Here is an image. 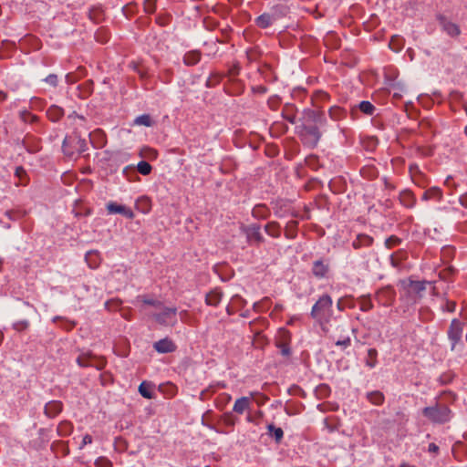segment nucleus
I'll use <instances>...</instances> for the list:
<instances>
[{"mask_svg":"<svg viewBox=\"0 0 467 467\" xmlns=\"http://www.w3.org/2000/svg\"><path fill=\"white\" fill-rule=\"evenodd\" d=\"M270 214L269 209L265 204H257L252 210V215L255 219H266Z\"/></svg>","mask_w":467,"mask_h":467,"instance_id":"nucleus-22","label":"nucleus"},{"mask_svg":"<svg viewBox=\"0 0 467 467\" xmlns=\"http://www.w3.org/2000/svg\"><path fill=\"white\" fill-rule=\"evenodd\" d=\"M223 420L227 426H234L235 424V420L230 412L224 413Z\"/></svg>","mask_w":467,"mask_h":467,"instance_id":"nucleus-50","label":"nucleus"},{"mask_svg":"<svg viewBox=\"0 0 467 467\" xmlns=\"http://www.w3.org/2000/svg\"><path fill=\"white\" fill-rule=\"evenodd\" d=\"M271 13H275L277 16H279V18L285 16L287 13V7L283 5H278L273 7Z\"/></svg>","mask_w":467,"mask_h":467,"instance_id":"nucleus-45","label":"nucleus"},{"mask_svg":"<svg viewBox=\"0 0 467 467\" xmlns=\"http://www.w3.org/2000/svg\"><path fill=\"white\" fill-rule=\"evenodd\" d=\"M219 80H220V77L217 75H214V77L209 78V79L207 80V86H212L214 83L218 82Z\"/></svg>","mask_w":467,"mask_h":467,"instance_id":"nucleus-60","label":"nucleus"},{"mask_svg":"<svg viewBox=\"0 0 467 467\" xmlns=\"http://www.w3.org/2000/svg\"><path fill=\"white\" fill-rule=\"evenodd\" d=\"M177 309L175 307H161V311L154 314L155 320L165 326L174 325L176 322Z\"/></svg>","mask_w":467,"mask_h":467,"instance_id":"nucleus-5","label":"nucleus"},{"mask_svg":"<svg viewBox=\"0 0 467 467\" xmlns=\"http://www.w3.org/2000/svg\"><path fill=\"white\" fill-rule=\"evenodd\" d=\"M396 293L392 287H384L377 293V299L383 306H389L395 299Z\"/></svg>","mask_w":467,"mask_h":467,"instance_id":"nucleus-10","label":"nucleus"},{"mask_svg":"<svg viewBox=\"0 0 467 467\" xmlns=\"http://www.w3.org/2000/svg\"><path fill=\"white\" fill-rule=\"evenodd\" d=\"M134 124L145 127H150L153 124V121L150 115L143 114L137 117L134 120Z\"/></svg>","mask_w":467,"mask_h":467,"instance_id":"nucleus-37","label":"nucleus"},{"mask_svg":"<svg viewBox=\"0 0 467 467\" xmlns=\"http://www.w3.org/2000/svg\"><path fill=\"white\" fill-rule=\"evenodd\" d=\"M297 225V222L290 221L285 227V236L287 238L293 239L296 237V228Z\"/></svg>","mask_w":467,"mask_h":467,"instance_id":"nucleus-40","label":"nucleus"},{"mask_svg":"<svg viewBox=\"0 0 467 467\" xmlns=\"http://www.w3.org/2000/svg\"><path fill=\"white\" fill-rule=\"evenodd\" d=\"M85 260L90 268L96 269L99 266L101 263V256L99 251L91 250L87 252L85 255Z\"/></svg>","mask_w":467,"mask_h":467,"instance_id":"nucleus-16","label":"nucleus"},{"mask_svg":"<svg viewBox=\"0 0 467 467\" xmlns=\"http://www.w3.org/2000/svg\"><path fill=\"white\" fill-rule=\"evenodd\" d=\"M279 16L275 13H264L255 19V24L261 28H267L272 26Z\"/></svg>","mask_w":467,"mask_h":467,"instance_id":"nucleus-13","label":"nucleus"},{"mask_svg":"<svg viewBox=\"0 0 467 467\" xmlns=\"http://www.w3.org/2000/svg\"><path fill=\"white\" fill-rule=\"evenodd\" d=\"M63 410V404L59 400H50L46 403L44 413L48 418L57 417Z\"/></svg>","mask_w":467,"mask_h":467,"instance_id":"nucleus-12","label":"nucleus"},{"mask_svg":"<svg viewBox=\"0 0 467 467\" xmlns=\"http://www.w3.org/2000/svg\"><path fill=\"white\" fill-rule=\"evenodd\" d=\"M72 431L73 425L70 421L67 420L61 421L57 428V434L61 437L68 436Z\"/></svg>","mask_w":467,"mask_h":467,"instance_id":"nucleus-26","label":"nucleus"},{"mask_svg":"<svg viewBox=\"0 0 467 467\" xmlns=\"http://www.w3.org/2000/svg\"><path fill=\"white\" fill-rule=\"evenodd\" d=\"M106 209L109 214H121L128 219H133L135 216L130 208L115 202H108Z\"/></svg>","mask_w":467,"mask_h":467,"instance_id":"nucleus-7","label":"nucleus"},{"mask_svg":"<svg viewBox=\"0 0 467 467\" xmlns=\"http://www.w3.org/2000/svg\"><path fill=\"white\" fill-rule=\"evenodd\" d=\"M29 326V322L26 321V320H23V321H18L16 323L14 324V328L17 331H22V330H25Z\"/></svg>","mask_w":467,"mask_h":467,"instance_id":"nucleus-49","label":"nucleus"},{"mask_svg":"<svg viewBox=\"0 0 467 467\" xmlns=\"http://www.w3.org/2000/svg\"><path fill=\"white\" fill-rule=\"evenodd\" d=\"M440 22H441V25L442 26V29L449 36H457L460 35L461 30H460L459 26L456 24L447 20L444 17H441L440 18Z\"/></svg>","mask_w":467,"mask_h":467,"instance_id":"nucleus-18","label":"nucleus"},{"mask_svg":"<svg viewBox=\"0 0 467 467\" xmlns=\"http://www.w3.org/2000/svg\"><path fill=\"white\" fill-rule=\"evenodd\" d=\"M421 199L423 201L435 200L440 202L442 199V192L439 187H431L424 192Z\"/></svg>","mask_w":467,"mask_h":467,"instance_id":"nucleus-21","label":"nucleus"},{"mask_svg":"<svg viewBox=\"0 0 467 467\" xmlns=\"http://www.w3.org/2000/svg\"><path fill=\"white\" fill-rule=\"evenodd\" d=\"M139 392L143 398H146V399L153 398V394L151 391V386H150V384H149L145 381H143L140 384Z\"/></svg>","mask_w":467,"mask_h":467,"instance_id":"nucleus-33","label":"nucleus"},{"mask_svg":"<svg viewBox=\"0 0 467 467\" xmlns=\"http://www.w3.org/2000/svg\"><path fill=\"white\" fill-rule=\"evenodd\" d=\"M373 308V304L369 297L362 296L360 297V310L361 311H369Z\"/></svg>","mask_w":467,"mask_h":467,"instance_id":"nucleus-41","label":"nucleus"},{"mask_svg":"<svg viewBox=\"0 0 467 467\" xmlns=\"http://www.w3.org/2000/svg\"><path fill=\"white\" fill-rule=\"evenodd\" d=\"M428 451L429 452L431 453H434V454H437L438 451H439V446L436 445L435 443H430L429 444V447H428Z\"/></svg>","mask_w":467,"mask_h":467,"instance_id":"nucleus-57","label":"nucleus"},{"mask_svg":"<svg viewBox=\"0 0 467 467\" xmlns=\"http://www.w3.org/2000/svg\"><path fill=\"white\" fill-rule=\"evenodd\" d=\"M276 347L280 348L281 354L283 356H288L290 354V348L288 344L285 341H278L276 343Z\"/></svg>","mask_w":467,"mask_h":467,"instance_id":"nucleus-44","label":"nucleus"},{"mask_svg":"<svg viewBox=\"0 0 467 467\" xmlns=\"http://www.w3.org/2000/svg\"><path fill=\"white\" fill-rule=\"evenodd\" d=\"M201 60V53L193 50L187 52L183 57V62L187 66H194Z\"/></svg>","mask_w":467,"mask_h":467,"instance_id":"nucleus-25","label":"nucleus"},{"mask_svg":"<svg viewBox=\"0 0 467 467\" xmlns=\"http://www.w3.org/2000/svg\"><path fill=\"white\" fill-rule=\"evenodd\" d=\"M459 202L463 207L467 208V192L461 195Z\"/></svg>","mask_w":467,"mask_h":467,"instance_id":"nucleus-61","label":"nucleus"},{"mask_svg":"<svg viewBox=\"0 0 467 467\" xmlns=\"http://www.w3.org/2000/svg\"><path fill=\"white\" fill-rule=\"evenodd\" d=\"M328 265L322 260H317L313 263L312 273L317 278H324L328 272Z\"/></svg>","mask_w":467,"mask_h":467,"instance_id":"nucleus-17","label":"nucleus"},{"mask_svg":"<svg viewBox=\"0 0 467 467\" xmlns=\"http://www.w3.org/2000/svg\"><path fill=\"white\" fill-rule=\"evenodd\" d=\"M400 243H401V240L399 237H397L395 235H391L386 239L385 245L387 248L391 249V248L399 245Z\"/></svg>","mask_w":467,"mask_h":467,"instance_id":"nucleus-43","label":"nucleus"},{"mask_svg":"<svg viewBox=\"0 0 467 467\" xmlns=\"http://www.w3.org/2000/svg\"><path fill=\"white\" fill-rule=\"evenodd\" d=\"M332 305L333 301L330 296H322L313 306L311 317L317 321L329 317L332 314Z\"/></svg>","mask_w":467,"mask_h":467,"instance_id":"nucleus-2","label":"nucleus"},{"mask_svg":"<svg viewBox=\"0 0 467 467\" xmlns=\"http://www.w3.org/2000/svg\"><path fill=\"white\" fill-rule=\"evenodd\" d=\"M265 231L268 235L274 238H278L281 235L280 224L275 221L266 223L265 226Z\"/></svg>","mask_w":467,"mask_h":467,"instance_id":"nucleus-24","label":"nucleus"},{"mask_svg":"<svg viewBox=\"0 0 467 467\" xmlns=\"http://www.w3.org/2000/svg\"><path fill=\"white\" fill-rule=\"evenodd\" d=\"M285 118L290 122V123H295L296 121V116L295 115H287V116H285Z\"/></svg>","mask_w":467,"mask_h":467,"instance_id":"nucleus-63","label":"nucleus"},{"mask_svg":"<svg viewBox=\"0 0 467 467\" xmlns=\"http://www.w3.org/2000/svg\"><path fill=\"white\" fill-rule=\"evenodd\" d=\"M329 117L333 120H339L346 117V111L337 106H333L328 110Z\"/></svg>","mask_w":467,"mask_h":467,"instance_id":"nucleus-29","label":"nucleus"},{"mask_svg":"<svg viewBox=\"0 0 467 467\" xmlns=\"http://www.w3.org/2000/svg\"><path fill=\"white\" fill-rule=\"evenodd\" d=\"M6 98H7L6 93H5L4 91L0 90V102L5 100Z\"/></svg>","mask_w":467,"mask_h":467,"instance_id":"nucleus-64","label":"nucleus"},{"mask_svg":"<svg viewBox=\"0 0 467 467\" xmlns=\"http://www.w3.org/2000/svg\"><path fill=\"white\" fill-rule=\"evenodd\" d=\"M306 124L311 123L312 125H317L324 127L327 123L325 114L321 111L308 109L305 111V122Z\"/></svg>","mask_w":467,"mask_h":467,"instance_id":"nucleus-8","label":"nucleus"},{"mask_svg":"<svg viewBox=\"0 0 467 467\" xmlns=\"http://www.w3.org/2000/svg\"><path fill=\"white\" fill-rule=\"evenodd\" d=\"M95 357L91 353H84L78 357L77 363L80 367L93 366V359Z\"/></svg>","mask_w":467,"mask_h":467,"instance_id":"nucleus-28","label":"nucleus"},{"mask_svg":"<svg viewBox=\"0 0 467 467\" xmlns=\"http://www.w3.org/2000/svg\"><path fill=\"white\" fill-rule=\"evenodd\" d=\"M96 467H112V463L105 457H99L95 461Z\"/></svg>","mask_w":467,"mask_h":467,"instance_id":"nucleus-46","label":"nucleus"},{"mask_svg":"<svg viewBox=\"0 0 467 467\" xmlns=\"http://www.w3.org/2000/svg\"><path fill=\"white\" fill-rule=\"evenodd\" d=\"M373 243V238L368 234H360L357 236V238L353 241L352 246L355 249H359L361 247L370 246Z\"/></svg>","mask_w":467,"mask_h":467,"instance_id":"nucleus-19","label":"nucleus"},{"mask_svg":"<svg viewBox=\"0 0 467 467\" xmlns=\"http://www.w3.org/2000/svg\"><path fill=\"white\" fill-rule=\"evenodd\" d=\"M422 414L431 421L439 424L446 423L452 418V412L449 407L440 403L424 408L422 410Z\"/></svg>","mask_w":467,"mask_h":467,"instance_id":"nucleus-1","label":"nucleus"},{"mask_svg":"<svg viewBox=\"0 0 467 467\" xmlns=\"http://www.w3.org/2000/svg\"><path fill=\"white\" fill-rule=\"evenodd\" d=\"M81 88H83L85 89V95L86 96H88L89 94H91L92 90H93V82L88 80V81H86L82 86H80Z\"/></svg>","mask_w":467,"mask_h":467,"instance_id":"nucleus-53","label":"nucleus"},{"mask_svg":"<svg viewBox=\"0 0 467 467\" xmlns=\"http://www.w3.org/2000/svg\"><path fill=\"white\" fill-rule=\"evenodd\" d=\"M223 293L220 289L215 288L210 291L205 297V302L209 306H216L222 300Z\"/></svg>","mask_w":467,"mask_h":467,"instance_id":"nucleus-20","label":"nucleus"},{"mask_svg":"<svg viewBox=\"0 0 467 467\" xmlns=\"http://www.w3.org/2000/svg\"><path fill=\"white\" fill-rule=\"evenodd\" d=\"M232 400V396L227 393H223L218 397L217 408L223 410Z\"/></svg>","mask_w":467,"mask_h":467,"instance_id":"nucleus-39","label":"nucleus"},{"mask_svg":"<svg viewBox=\"0 0 467 467\" xmlns=\"http://www.w3.org/2000/svg\"><path fill=\"white\" fill-rule=\"evenodd\" d=\"M66 81L69 84H72L77 81V78L73 73H68L66 75Z\"/></svg>","mask_w":467,"mask_h":467,"instance_id":"nucleus-59","label":"nucleus"},{"mask_svg":"<svg viewBox=\"0 0 467 467\" xmlns=\"http://www.w3.org/2000/svg\"><path fill=\"white\" fill-rule=\"evenodd\" d=\"M136 207L143 213H148L150 210V202L147 197H140L136 202Z\"/></svg>","mask_w":467,"mask_h":467,"instance_id":"nucleus-32","label":"nucleus"},{"mask_svg":"<svg viewBox=\"0 0 467 467\" xmlns=\"http://www.w3.org/2000/svg\"><path fill=\"white\" fill-rule=\"evenodd\" d=\"M400 41V38L399 37H393L391 39V41L389 42V47L394 50V51H399L400 48H401V46L400 43H398Z\"/></svg>","mask_w":467,"mask_h":467,"instance_id":"nucleus-52","label":"nucleus"},{"mask_svg":"<svg viewBox=\"0 0 467 467\" xmlns=\"http://www.w3.org/2000/svg\"><path fill=\"white\" fill-rule=\"evenodd\" d=\"M377 357H378L377 349L369 348L368 350V356H367L366 361H365L366 366H368L370 368H375L378 363Z\"/></svg>","mask_w":467,"mask_h":467,"instance_id":"nucleus-31","label":"nucleus"},{"mask_svg":"<svg viewBox=\"0 0 467 467\" xmlns=\"http://www.w3.org/2000/svg\"><path fill=\"white\" fill-rule=\"evenodd\" d=\"M267 430L270 435H272L276 442H279L284 436V431L281 428L275 427L273 424L267 426Z\"/></svg>","mask_w":467,"mask_h":467,"instance_id":"nucleus-34","label":"nucleus"},{"mask_svg":"<svg viewBox=\"0 0 467 467\" xmlns=\"http://www.w3.org/2000/svg\"><path fill=\"white\" fill-rule=\"evenodd\" d=\"M399 201L402 206L408 209L415 207L417 199L415 194L410 190H403L399 194Z\"/></svg>","mask_w":467,"mask_h":467,"instance_id":"nucleus-11","label":"nucleus"},{"mask_svg":"<svg viewBox=\"0 0 467 467\" xmlns=\"http://www.w3.org/2000/svg\"><path fill=\"white\" fill-rule=\"evenodd\" d=\"M367 398L370 403L379 406L384 402V395L379 390L371 391L367 394Z\"/></svg>","mask_w":467,"mask_h":467,"instance_id":"nucleus-27","label":"nucleus"},{"mask_svg":"<svg viewBox=\"0 0 467 467\" xmlns=\"http://www.w3.org/2000/svg\"><path fill=\"white\" fill-rule=\"evenodd\" d=\"M358 109L361 112L365 113L366 115L371 116L374 114L376 108L374 105H372L369 101H361L358 104Z\"/></svg>","mask_w":467,"mask_h":467,"instance_id":"nucleus-36","label":"nucleus"},{"mask_svg":"<svg viewBox=\"0 0 467 467\" xmlns=\"http://www.w3.org/2000/svg\"><path fill=\"white\" fill-rule=\"evenodd\" d=\"M137 170L140 174L148 175L150 173L152 167L149 162L141 161L137 164Z\"/></svg>","mask_w":467,"mask_h":467,"instance_id":"nucleus-38","label":"nucleus"},{"mask_svg":"<svg viewBox=\"0 0 467 467\" xmlns=\"http://www.w3.org/2000/svg\"><path fill=\"white\" fill-rule=\"evenodd\" d=\"M462 323L459 319H452L447 332L451 351L456 350L457 345L462 341Z\"/></svg>","mask_w":467,"mask_h":467,"instance_id":"nucleus-4","label":"nucleus"},{"mask_svg":"<svg viewBox=\"0 0 467 467\" xmlns=\"http://www.w3.org/2000/svg\"><path fill=\"white\" fill-rule=\"evenodd\" d=\"M321 128L322 127L312 125L311 123H303L300 130V137L304 143L308 146L315 147L321 138Z\"/></svg>","mask_w":467,"mask_h":467,"instance_id":"nucleus-3","label":"nucleus"},{"mask_svg":"<svg viewBox=\"0 0 467 467\" xmlns=\"http://www.w3.org/2000/svg\"><path fill=\"white\" fill-rule=\"evenodd\" d=\"M19 116L21 120L25 123H35L38 121V117L27 110H21Z\"/></svg>","mask_w":467,"mask_h":467,"instance_id":"nucleus-35","label":"nucleus"},{"mask_svg":"<svg viewBox=\"0 0 467 467\" xmlns=\"http://www.w3.org/2000/svg\"><path fill=\"white\" fill-rule=\"evenodd\" d=\"M153 348L159 353H170L175 350L176 346L171 340L163 338L155 342Z\"/></svg>","mask_w":467,"mask_h":467,"instance_id":"nucleus-15","label":"nucleus"},{"mask_svg":"<svg viewBox=\"0 0 467 467\" xmlns=\"http://www.w3.org/2000/svg\"><path fill=\"white\" fill-rule=\"evenodd\" d=\"M242 231L245 234L248 242L260 244L265 242V238L261 234V227L257 223L242 226Z\"/></svg>","mask_w":467,"mask_h":467,"instance_id":"nucleus-6","label":"nucleus"},{"mask_svg":"<svg viewBox=\"0 0 467 467\" xmlns=\"http://www.w3.org/2000/svg\"><path fill=\"white\" fill-rule=\"evenodd\" d=\"M64 115V109L57 105H52L47 111V118L56 122L59 120Z\"/></svg>","mask_w":467,"mask_h":467,"instance_id":"nucleus-23","label":"nucleus"},{"mask_svg":"<svg viewBox=\"0 0 467 467\" xmlns=\"http://www.w3.org/2000/svg\"><path fill=\"white\" fill-rule=\"evenodd\" d=\"M92 441H93V439H92L91 435H89V434H86V435L83 437V439H82V442H81V444H80V446H79V449L81 450V449H83L86 445L92 443Z\"/></svg>","mask_w":467,"mask_h":467,"instance_id":"nucleus-55","label":"nucleus"},{"mask_svg":"<svg viewBox=\"0 0 467 467\" xmlns=\"http://www.w3.org/2000/svg\"><path fill=\"white\" fill-rule=\"evenodd\" d=\"M77 144H78V151L79 153L84 152L87 150V143H86L85 140L78 139Z\"/></svg>","mask_w":467,"mask_h":467,"instance_id":"nucleus-54","label":"nucleus"},{"mask_svg":"<svg viewBox=\"0 0 467 467\" xmlns=\"http://www.w3.org/2000/svg\"><path fill=\"white\" fill-rule=\"evenodd\" d=\"M137 300H141L144 304H147V305L156 306V301L151 300V299H147V298H144V297L139 296V297L137 298Z\"/></svg>","mask_w":467,"mask_h":467,"instance_id":"nucleus-62","label":"nucleus"},{"mask_svg":"<svg viewBox=\"0 0 467 467\" xmlns=\"http://www.w3.org/2000/svg\"><path fill=\"white\" fill-rule=\"evenodd\" d=\"M336 345L340 347L342 349H345L351 345V338L348 335L342 336L336 341Z\"/></svg>","mask_w":467,"mask_h":467,"instance_id":"nucleus-42","label":"nucleus"},{"mask_svg":"<svg viewBox=\"0 0 467 467\" xmlns=\"http://www.w3.org/2000/svg\"><path fill=\"white\" fill-rule=\"evenodd\" d=\"M16 175L19 178V183L25 184L26 181H24V177L26 176V171L22 167H17L16 169Z\"/></svg>","mask_w":467,"mask_h":467,"instance_id":"nucleus-51","label":"nucleus"},{"mask_svg":"<svg viewBox=\"0 0 467 467\" xmlns=\"http://www.w3.org/2000/svg\"><path fill=\"white\" fill-rule=\"evenodd\" d=\"M89 140L91 144L96 149L103 148L107 143L105 133L101 130H96L89 133Z\"/></svg>","mask_w":467,"mask_h":467,"instance_id":"nucleus-14","label":"nucleus"},{"mask_svg":"<svg viewBox=\"0 0 467 467\" xmlns=\"http://www.w3.org/2000/svg\"><path fill=\"white\" fill-rule=\"evenodd\" d=\"M456 308V304L453 301H447L445 307H443L444 310L448 312H454Z\"/></svg>","mask_w":467,"mask_h":467,"instance_id":"nucleus-56","label":"nucleus"},{"mask_svg":"<svg viewBox=\"0 0 467 467\" xmlns=\"http://www.w3.org/2000/svg\"><path fill=\"white\" fill-rule=\"evenodd\" d=\"M44 81L49 86L55 88L57 86L58 82L57 76L56 74H50L44 79Z\"/></svg>","mask_w":467,"mask_h":467,"instance_id":"nucleus-48","label":"nucleus"},{"mask_svg":"<svg viewBox=\"0 0 467 467\" xmlns=\"http://www.w3.org/2000/svg\"><path fill=\"white\" fill-rule=\"evenodd\" d=\"M427 284L431 285V282H426V281H412V280H410L409 286H410V288L413 292L420 295L421 292L426 290V285Z\"/></svg>","mask_w":467,"mask_h":467,"instance_id":"nucleus-30","label":"nucleus"},{"mask_svg":"<svg viewBox=\"0 0 467 467\" xmlns=\"http://www.w3.org/2000/svg\"><path fill=\"white\" fill-rule=\"evenodd\" d=\"M156 8V0H145L144 9L147 13H153Z\"/></svg>","mask_w":467,"mask_h":467,"instance_id":"nucleus-47","label":"nucleus"},{"mask_svg":"<svg viewBox=\"0 0 467 467\" xmlns=\"http://www.w3.org/2000/svg\"><path fill=\"white\" fill-rule=\"evenodd\" d=\"M251 397H241L235 400L233 411L237 414H243L244 411H249L252 406V400L254 396V392L250 393Z\"/></svg>","mask_w":467,"mask_h":467,"instance_id":"nucleus-9","label":"nucleus"},{"mask_svg":"<svg viewBox=\"0 0 467 467\" xmlns=\"http://www.w3.org/2000/svg\"><path fill=\"white\" fill-rule=\"evenodd\" d=\"M129 171H131L134 175H136L135 167L133 165L126 166L123 169V174L126 175L127 177H129Z\"/></svg>","mask_w":467,"mask_h":467,"instance_id":"nucleus-58","label":"nucleus"}]
</instances>
